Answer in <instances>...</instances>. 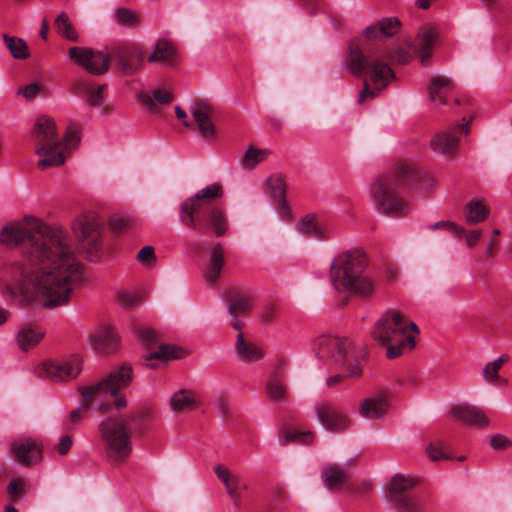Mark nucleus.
<instances>
[{
    "mask_svg": "<svg viewBox=\"0 0 512 512\" xmlns=\"http://www.w3.org/2000/svg\"><path fill=\"white\" fill-rule=\"evenodd\" d=\"M388 409V402L384 395L366 398L360 407V415L368 419H376L383 416Z\"/></svg>",
    "mask_w": 512,
    "mask_h": 512,
    "instance_id": "obj_29",
    "label": "nucleus"
},
{
    "mask_svg": "<svg viewBox=\"0 0 512 512\" xmlns=\"http://www.w3.org/2000/svg\"><path fill=\"white\" fill-rule=\"evenodd\" d=\"M3 40L14 59H27L30 55L28 46L22 38L3 34Z\"/></svg>",
    "mask_w": 512,
    "mask_h": 512,
    "instance_id": "obj_36",
    "label": "nucleus"
},
{
    "mask_svg": "<svg viewBox=\"0 0 512 512\" xmlns=\"http://www.w3.org/2000/svg\"><path fill=\"white\" fill-rule=\"evenodd\" d=\"M34 137L35 152L41 156L38 166L46 169L64 164L65 150L79 142L80 132L75 125H70L61 140L57 136L54 119L49 116H40L35 123Z\"/></svg>",
    "mask_w": 512,
    "mask_h": 512,
    "instance_id": "obj_8",
    "label": "nucleus"
},
{
    "mask_svg": "<svg viewBox=\"0 0 512 512\" xmlns=\"http://www.w3.org/2000/svg\"><path fill=\"white\" fill-rule=\"evenodd\" d=\"M416 484L417 480L412 476L394 475L386 492L387 500L402 512H422L420 498L409 493Z\"/></svg>",
    "mask_w": 512,
    "mask_h": 512,
    "instance_id": "obj_12",
    "label": "nucleus"
},
{
    "mask_svg": "<svg viewBox=\"0 0 512 512\" xmlns=\"http://www.w3.org/2000/svg\"><path fill=\"white\" fill-rule=\"evenodd\" d=\"M508 361L507 355L498 357L495 361L489 362L485 365L483 375L490 383L506 384L507 381L499 377L498 372L501 367Z\"/></svg>",
    "mask_w": 512,
    "mask_h": 512,
    "instance_id": "obj_37",
    "label": "nucleus"
},
{
    "mask_svg": "<svg viewBox=\"0 0 512 512\" xmlns=\"http://www.w3.org/2000/svg\"><path fill=\"white\" fill-rule=\"evenodd\" d=\"M216 406L218 410L221 412V414L226 415L228 413V403L225 397L220 396L216 400Z\"/></svg>",
    "mask_w": 512,
    "mask_h": 512,
    "instance_id": "obj_62",
    "label": "nucleus"
},
{
    "mask_svg": "<svg viewBox=\"0 0 512 512\" xmlns=\"http://www.w3.org/2000/svg\"><path fill=\"white\" fill-rule=\"evenodd\" d=\"M321 480L329 491H340L349 482V469L339 464L324 465L321 469Z\"/></svg>",
    "mask_w": 512,
    "mask_h": 512,
    "instance_id": "obj_20",
    "label": "nucleus"
},
{
    "mask_svg": "<svg viewBox=\"0 0 512 512\" xmlns=\"http://www.w3.org/2000/svg\"><path fill=\"white\" fill-rule=\"evenodd\" d=\"M137 259L141 264H150L155 262L156 256L152 246L143 247L137 254Z\"/></svg>",
    "mask_w": 512,
    "mask_h": 512,
    "instance_id": "obj_54",
    "label": "nucleus"
},
{
    "mask_svg": "<svg viewBox=\"0 0 512 512\" xmlns=\"http://www.w3.org/2000/svg\"><path fill=\"white\" fill-rule=\"evenodd\" d=\"M138 337L142 344L146 347H151L159 341V334L156 330L145 327L138 330Z\"/></svg>",
    "mask_w": 512,
    "mask_h": 512,
    "instance_id": "obj_48",
    "label": "nucleus"
},
{
    "mask_svg": "<svg viewBox=\"0 0 512 512\" xmlns=\"http://www.w3.org/2000/svg\"><path fill=\"white\" fill-rule=\"evenodd\" d=\"M315 411L319 422L329 431L340 432L349 425L348 416L331 404H318Z\"/></svg>",
    "mask_w": 512,
    "mask_h": 512,
    "instance_id": "obj_19",
    "label": "nucleus"
},
{
    "mask_svg": "<svg viewBox=\"0 0 512 512\" xmlns=\"http://www.w3.org/2000/svg\"><path fill=\"white\" fill-rule=\"evenodd\" d=\"M191 113L201 136L205 139L215 138L216 127L212 120L213 107L205 101H196L192 105Z\"/></svg>",
    "mask_w": 512,
    "mask_h": 512,
    "instance_id": "obj_18",
    "label": "nucleus"
},
{
    "mask_svg": "<svg viewBox=\"0 0 512 512\" xmlns=\"http://www.w3.org/2000/svg\"><path fill=\"white\" fill-rule=\"evenodd\" d=\"M276 316V308L273 305H267L261 312V319L263 322H271Z\"/></svg>",
    "mask_w": 512,
    "mask_h": 512,
    "instance_id": "obj_60",
    "label": "nucleus"
},
{
    "mask_svg": "<svg viewBox=\"0 0 512 512\" xmlns=\"http://www.w3.org/2000/svg\"><path fill=\"white\" fill-rule=\"evenodd\" d=\"M267 186L273 199L282 208L287 207L286 183L282 174H273L267 179Z\"/></svg>",
    "mask_w": 512,
    "mask_h": 512,
    "instance_id": "obj_32",
    "label": "nucleus"
},
{
    "mask_svg": "<svg viewBox=\"0 0 512 512\" xmlns=\"http://www.w3.org/2000/svg\"><path fill=\"white\" fill-rule=\"evenodd\" d=\"M229 315L233 318L231 325L236 330H241L243 323L238 319L239 316L248 314L253 307V297L250 292L232 289L226 294Z\"/></svg>",
    "mask_w": 512,
    "mask_h": 512,
    "instance_id": "obj_17",
    "label": "nucleus"
},
{
    "mask_svg": "<svg viewBox=\"0 0 512 512\" xmlns=\"http://www.w3.org/2000/svg\"><path fill=\"white\" fill-rule=\"evenodd\" d=\"M178 358L176 348L171 345H161L155 352H151L145 356L147 361L160 360L168 361L170 359Z\"/></svg>",
    "mask_w": 512,
    "mask_h": 512,
    "instance_id": "obj_43",
    "label": "nucleus"
},
{
    "mask_svg": "<svg viewBox=\"0 0 512 512\" xmlns=\"http://www.w3.org/2000/svg\"><path fill=\"white\" fill-rule=\"evenodd\" d=\"M222 196L221 184L214 183L184 200L179 210L182 223L202 234L211 231L216 237L224 235L228 230L227 216L224 209L215 203Z\"/></svg>",
    "mask_w": 512,
    "mask_h": 512,
    "instance_id": "obj_4",
    "label": "nucleus"
},
{
    "mask_svg": "<svg viewBox=\"0 0 512 512\" xmlns=\"http://www.w3.org/2000/svg\"><path fill=\"white\" fill-rule=\"evenodd\" d=\"M284 363H279L278 367L271 373L265 385L267 397L274 402H279L289 396V389L286 383V377L281 372Z\"/></svg>",
    "mask_w": 512,
    "mask_h": 512,
    "instance_id": "obj_24",
    "label": "nucleus"
},
{
    "mask_svg": "<svg viewBox=\"0 0 512 512\" xmlns=\"http://www.w3.org/2000/svg\"><path fill=\"white\" fill-rule=\"evenodd\" d=\"M44 333L40 329L24 328L17 335V343L23 351L35 347L43 338Z\"/></svg>",
    "mask_w": 512,
    "mask_h": 512,
    "instance_id": "obj_35",
    "label": "nucleus"
},
{
    "mask_svg": "<svg viewBox=\"0 0 512 512\" xmlns=\"http://www.w3.org/2000/svg\"><path fill=\"white\" fill-rule=\"evenodd\" d=\"M40 92V86L36 83H30L19 90L26 99H32Z\"/></svg>",
    "mask_w": 512,
    "mask_h": 512,
    "instance_id": "obj_57",
    "label": "nucleus"
},
{
    "mask_svg": "<svg viewBox=\"0 0 512 512\" xmlns=\"http://www.w3.org/2000/svg\"><path fill=\"white\" fill-rule=\"evenodd\" d=\"M55 27L57 32L64 38H67L70 41L76 42L78 40V34L73 27L72 23L66 12H61L56 20Z\"/></svg>",
    "mask_w": 512,
    "mask_h": 512,
    "instance_id": "obj_39",
    "label": "nucleus"
},
{
    "mask_svg": "<svg viewBox=\"0 0 512 512\" xmlns=\"http://www.w3.org/2000/svg\"><path fill=\"white\" fill-rule=\"evenodd\" d=\"M490 445L494 450H506L512 446V442L502 434L494 435L490 440Z\"/></svg>",
    "mask_w": 512,
    "mask_h": 512,
    "instance_id": "obj_53",
    "label": "nucleus"
},
{
    "mask_svg": "<svg viewBox=\"0 0 512 512\" xmlns=\"http://www.w3.org/2000/svg\"><path fill=\"white\" fill-rule=\"evenodd\" d=\"M0 241L19 246L24 257V261L11 262L4 268L3 293L10 299L31 302L40 296L45 308L61 307L86 280L84 264L62 226H50L28 216L5 226Z\"/></svg>",
    "mask_w": 512,
    "mask_h": 512,
    "instance_id": "obj_1",
    "label": "nucleus"
},
{
    "mask_svg": "<svg viewBox=\"0 0 512 512\" xmlns=\"http://www.w3.org/2000/svg\"><path fill=\"white\" fill-rule=\"evenodd\" d=\"M82 370V360L72 356L60 361H46L40 368V374L52 381L62 382L76 378Z\"/></svg>",
    "mask_w": 512,
    "mask_h": 512,
    "instance_id": "obj_16",
    "label": "nucleus"
},
{
    "mask_svg": "<svg viewBox=\"0 0 512 512\" xmlns=\"http://www.w3.org/2000/svg\"><path fill=\"white\" fill-rule=\"evenodd\" d=\"M110 54L119 70L132 74L139 70L144 62V51L135 43L119 42L110 46Z\"/></svg>",
    "mask_w": 512,
    "mask_h": 512,
    "instance_id": "obj_14",
    "label": "nucleus"
},
{
    "mask_svg": "<svg viewBox=\"0 0 512 512\" xmlns=\"http://www.w3.org/2000/svg\"><path fill=\"white\" fill-rule=\"evenodd\" d=\"M426 452L432 461H439L449 458V455L444 451V446L441 442L431 443L426 448Z\"/></svg>",
    "mask_w": 512,
    "mask_h": 512,
    "instance_id": "obj_50",
    "label": "nucleus"
},
{
    "mask_svg": "<svg viewBox=\"0 0 512 512\" xmlns=\"http://www.w3.org/2000/svg\"><path fill=\"white\" fill-rule=\"evenodd\" d=\"M418 333L419 328L415 323L396 311H388L377 321L372 335L376 341L387 346V358L394 359L405 349L415 347V335Z\"/></svg>",
    "mask_w": 512,
    "mask_h": 512,
    "instance_id": "obj_9",
    "label": "nucleus"
},
{
    "mask_svg": "<svg viewBox=\"0 0 512 512\" xmlns=\"http://www.w3.org/2000/svg\"><path fill=\"white\" fill-rule=\"evenodd\" d=\"M452 416L466 425L483 428L489 425V419L483 410L476 406L461 404L452 407Z\"/></svg>",
    "mask_w": 512,
    "mask_h": 512,
    "instance_id": "obj_22",
    "label": "nucleus"
},
{
    "mask_svg": "<svg viewBox=\"0 0 512 512\" xmlns=\"http://www.w3.org/2000/svg\"><path fill=\"white\" fill-rule=\"evenodd\" d=\"M115 18L120 25L129 28L136 27L141 22L140 15L128 8H117L115 10Z\"/></svg>",
    "mask_w": 512,
    "mask_h": 512,
    "instance_id": "obj_41",
    "label": "nucleus"
},
{
    "mask_svg": "<svg viewBox=\"0 0 512 512\" xmlns=\"http://www.w3.org/2000/svg\"><path fill=\"white\" fill-rule=\"evenodd\" d=\"M133 378V370L129 364L111 370L102 380L95 384L78 387L82 396L80 406L71 411L69 420L73 424L79 423L93 409L100 413L108 412L112 407L117 411L127 406L126 398L120 393L127 388Z\"/></svg>",
    "mask_w": 512,
    "mask_h": 512,
    "instance_id": "obj_3",
    "label": "nucleus"
},
{
    "mask_svg": "<svg viewBox=\"0 0 512 512\" xmlns=\"http://www.w3.org/2000/svg\"><path fill=\"white\" fill-rule=\"evenodd\" d=\"M71 229L82 245L90 261L102 249L103 224L95 213L88 212L79 215L71 223Z\"/></svg>",
    "mask_w": 512,
    "mask_h": 512,
    "instance_id": "obj_11",
    "label": "nucleus"
},
{
    "mask_svg": "<svg viewBox=\"0 0 512 512\" xmlns=\"http://www.w3.org/2000/svg\"><path fill=\"white\" fill-rule=\"evenodd\" d=\"M11 449L16 460L24 466L35 465L42 459L41 448L34 440L14 442Z\"/></svg>",
    "mask_w": 512,
    "mask_h": 512,
    "instance_id": "obj_21",
    "label": "nucleus"
},
{
    "mask_svg": "<svg viewBox=\"0 0 512 512\" xmlns=\"http://www.w3.org/2000/svg\"><path fill=\"white\" fill-rule=\"evenodd\" d=\"M342 379H343V376L340 375V374H337V375H334V376H330L329 378H327V386L330 387V388L334 387L338 383H340Z\"/></svg>",
    "mask_w": 512,
    "mask_h": 512,
    "instance_id": "obj_63",
    "label": "nucleus"
},
{
    "mask_svg": "<svg viewBox=\"0 0 512 512\" xmlns=\"http://www.w3.org/2000/svg\"><path fill=\"white\" fill-rule=\"evenodd\" d=\"M118 303L124 308H131L139 303V297L135 294L119 293Z\"/></svg>",
    "mask_w": 512,
    "mask_h": 512,
    "instance_id": "obj_55",
    "label": "nucleus"
},
{
    "mask_svg": "<svg viewBox=\"0 0 512 512\" xmlns=\"http://www.w3.org/2000/svg\"><path fill=\"white\" fill-rule=\"evenodd\" d=\"M153 418L150 409L143 408L130 413L125 418L108 417L98 425L101 440L108 458L121 462L132 451V427L136 431L147 429L146 421Z\"/></svg>",
    "mask_w": 512,
    "mask_h": 512,
    "instance_id": "obj_6",
    "label": "nucleus"
},
{
    "mask_svg": "<svg viewBox=\"0 0 512 512\" xmlns=\"http://www.w3.org/2000/svg\"><path fill=\"white\" fill-rule=\"evenodd\" d=\"M428 228L430 230L443 229L453 234L455 237H460L462 234H465V229L463 227L451 221H439L429 225Z\"/></svg>",
    "mask_w": 512,
    "mask_h": 512,
    "instance_id": "obj_47",
    "label": "nucleus"
},
{
    "mask_svg": "<svg viewBox=\"0 0 512 512\" xmlns=\"http://www.w3.org/2000/svg\"><path fill=\"white\" fill-rule=\"evenodd\" d=\"M139 100L151 110L155 109V104H168L173 101V96L166 90L158 89L152 95L142 93L139 95Z\"/></svg>",
    "mask_w": 512,
    "mask_h": 512,
    "instance_id": "obj_40",
    "label": "nucleus"
},
{
    "mask_svg": "<svg viewBox=\"0 0 512 512\" xmlns=\"http://www.w3.org/2000/svg\"><path fill=\"white\" fill-rule=\"evenodd\" d=\"M135 220L129 216H115L110 220V229L115 233H123L131 229Z\"/></svg>",
    "mask_w": 512,
    "mask_h": 512,
    "instance_id": "obj_46",
    "label": "nucleus"
},
{
    "mask_svg": "<svg viewBox=\"0 0 512 512\" xmlns=\"http://www.w3.org/2000/svg\"><path fill=\"white\" fill-rule=\"evenodd\" d=\"M48 29H49L48 21L46 19H44L42 21L41 29H40V36L44 40L47 39Z\"/></svg>",
    "mask_w": 512,
    "mask_h": 512,
    "instance_id": "obj_64",
    "label": "nucleus"
},
{
    "mask_svg": "<svg viewBox=\"0 0 512 512\" xmlns=\"http://www.w3.org/2000/svg\"><path fill=\"white\" fill-rule=\"evenodd\" d=\"M454 89L453 81L446 76L431 78L428 87L429 99L436 105H445Z\"/></svg>",
    "mask_w": 512,
    "mask_h": 512,
    "instance_id": "obj_25",
    "label": "nucleus"
},
{
    "mask_svg": "<svg viewBox=\"0 0 512 512\" xmlns=\"http://www.w3.org/2000/svg\"><path fill=\"white\" fill-rule=\"evenodd\" d=\"M489 214L488 207L481 200H471L467 204L465 219L468 224L483 222Z\"/></svg>",
    "mask_w": 512,
    "mask_h": 512,
    "instance_id": "obj_34",
    "label": "nucleus"
},
{
    "mask_svg": "<svg viewBox=\"0 0 512 512\" xmlns=\"http://www.w3.org/2000/svg\"><path fill=\"white\" fill-rule=\"evenodd\" d=\"M103 89V85L98 86L96 89L89 88L87 101L90 106L97 107L103 104Z\"/></svg>",
    "mask_w": 512,
    "mask_h": 512,
    "instance_id": "obj_52",
    "label": "nucleus"
},
{
    "mask_svg": "<svg viewBox=\"0 0 512 512\" xmlns=\"http://www.w3.org/2000/svg\"><path fill=\"white\" fill-rule=\"evenodd\" d=\"M401 22L396 17L383 18L364 30L369 39L388 38L400 30Z\"/></svg>",
    "mask_w": 512,
    "mask_h": 512,
    "instance_id": "obj_26",
    "label": "nucleus"
},
{
    "mask_svg": "<svg viewBox=\"0 0 512 512\" xmlns=\"http://www.w3.org/2000/svg\"><path fill=\"white\" fill-rule=\"evenodd\" d=\"M72 444H73V442H72V439L70 436H68V435L62 436L60 438L58 445L56 446V451L60 455H66L69 452V450L71 449Z\"/></svg>",
    "mask_w": 512,
    "mask_h": 512,
    "instance_id": "obj_58",
    "label": "nucleus"
},
{
    "mask_svg": "<svg viewBox=\"0 0 512 512\" xmlns=\"http://www.w3.org/2000/svg\"><path fill=\"white\" fill-rule=\"evenodd\" d=\"M299 230L308 236H313L316 238H323L322 230L315 223V216L307 215L303 217L299 223Z\"/></svg>",
    "mask_w": 512,
    "mask_h": 512,
    "instance_id": "obj_44",
    "label": "nucleus"
},
{
    "mask_svg": "<svg viewBox=\"0 0 512 512\" xmlns=\"http://www.w3.org/2000/svg\"><path fill=\"white\" fill-rule=\"evenodd\" d=\"M416 48L415 47H399L392 52H389L386 55L393 62H397L399 64L408 63L415 55Z\"/></svg>",
    "mask_w": 512,
    "mask_h": 512,
    "instance_id": "obj_45",
    "label": "nucleus"
},
{
    "mask_svg": "<svg viewBox=\"0 0 512 512\" xmlns=\"http://www.w3.org/2000/svg\"><path fill=\"white\" fill-rule=\"evenodd\" d=\"M269 155V151L265 149H257L254 147H250L243 159H242V165L245 168L252 169L254 168L258 163L264 161Z\"/></svg>",
    "mask_w": 512,
    "mask_h": 512,
    "instance_id": "obj_42",
    "label": "nucleus"
},
{
    "mask_svg": "<svg viewBox=\"0 0 512 512\" xmlns=\"http://www.w3.org/2000/svg\"><path fill=\"white\" fill-rule=\"evenodd\" d=\"M235 350L237 357L245 363H253L261 360L264 352L257 344L246 341L242 332L237 335Z\"/></svg>",
    "mask_w": 512,
    "mask_h": 512,
    "instance_id": "obj_27",
    "label": "nucleus"
},
{
    "mask_svg": "<svg viewBox=\"0 0 512 512\" xmlns=\"http://www.w3.org/2000/svg\"><path fill=\"white\" fill-rule=\"evenodd\" d=\"M175 113H176L177 118L180 121H182V124L185 127H189L191 125V123L187 120L186 112L180 106L175 107Z\"/></svg>",
    "mask_w": 512,
    "mask_h": 512,
    "instance_id": "obj_61",
    "label": "nucleus"
},
{
    "mask_svg": "<svg viewBox=\"0 0 512 512\" xmlns=\"http://www.w3.org/2000/svg\"><path fill=\"white\" fill-rule=\"evenodd\" d=\"M215 473L217 477L223 482L225 485L226 490H231L232 483H230L233 476L230 474L229 470L224 468L221 465H218L215 467Z\"/></svg>",
    "mask_w": 512,
    "mask_h": 512,
    "instance_id": "obj_56",
    "label": "nucleus"
},
{
    "mask_svg": "<svg viewBox=\"0 0 512 512\" xmlns=\"http://www.w3.org/2000/svg\"><path fill=\"white\" fill-rule=\"evenodd\" d=\"M437 38V30L432 26H423L420 28L417 40L418 49L422 64H424L431 57V49Z\"/></svg>",
    "mask_w": 512,
    "mask_h": 512,
    "instance_id": "obj_30",
    "label": "nucleus"
},
{
    "mask_svg": "<svg viewBox=\"0 0 512 512\" xmlns=\"http://www.w3.org/2000/svg\"><path fill=\"white\" fill-rule=\"evenodd\" d=\"M25 481L23 479H13L7 486V492L9 493L12 501L19 499L25 491Z\"/></svg>",
    "mask_w": 512,
    "mask_h": 512,
    "instance_id": "obj_51",
    "label": "nucleus"
},
{
    "mask_svg": "<svg viewBox=\"0 0 512 512\" xmlns=\"http://www.w3.org/2000/svg\"><path fill=\"white\" fill-rule=\"evenodd\" d=\"M368 258L359 249L349 250L338 255L330 266L333 286L340 292H350L367 298L374 292V283L367 270Z\"/></svg>",
    "mask_w": 512,
    "mask_h": 512,
    "instance_id": "obj_7",
    "label": "nucleus"
},
{
    "mask_svg": "<svg viewBox=\"0 0 512 512\" xmlns=\"http://www.w3.org/2000/svg\"><path fill=\"white\" fill-rule=\"evenodd\" d=\"M69 58L93 75H101L108 71L112 59L110 51L105 54L88 47L74 46L69 49Z\"/></svg>",
    "mask_w": 512,
    "mask_h": 512,
    "instance_id": "obj_13",
    "label": "nucleus"
},
{
    "mask_svg": "<svg viewBox=\"0 0 512 512\" xmlns=\"http://www.w3.org/2000/svg\"><path fill=\"white\" fill-rule=\"evenodd\" d=\"M404 186L424 192L434 186V180L415 164L400 163L395 172L382 174L372 183L370 194L376 207L390 216L407 215L410 205L401 195Z\"/></svg>",
    "mask_w": 512,
    "mask_h": 512,
    "instance_id": "obj_2",
    "label": "nucleus"
},
{
    "mask_svg": "<svg viewBox=\"0 0 512 512\" xmlns=\"http://www.w3.org/2000/svg\"><path fill=\"white\" fill-rule=\"evenodd\" d=\"M176 59L177 51L175 46L165 39H159L148 56L149 63L158 62L164 65H171Z\"/></svg>",
    "mask_w": 512,
    "mask_h": 512,
    "instance_id": "obj_28",
    "label": "nucleus"
},
{
    "mask_svg": "<svg viewBox=\"0 0 512 512\" xmlns=\"http://www.w3.org/2000/svg\"><path fill=\"white\" fill-rule=\"evenodd\" d=\"M314 433L311 431H296L283 429L279 433V442L285 446L290 443L309 445L314 441Z\"/></svg>",
    "mask_w": 512,
    "mask_h": 512,
    "instance_id": "obj_33",
    "label": "nucleus"
},
{
    "mask_svg": "<svg viewBox=\"0 0 512 512\" xmlns=\"http://www.w3.org/2000/svg\"><path fill=\"white\" fill-rule=\"evenodd\" d=\"M383 57V50L368 47L361 49L350 43L346 58L347 68L355 76H361L363 73L367 75L364 88L358 95V103L375 98L394 78L393 71Z\"/></svg>",
    "mask_w": 512,
    "mask_h": 512,
    "instance_id": "obj_5",
    "label": "nucleus"
},
{
    "mask_svg": "<svg viewBox=\"0 0 512 512\" xmlns=\"http://www.w3.org/2000/svg\"><path fill=\"white\" fill-rule=\"evenodd\" d=\"M230 483H232V485L230 487L231 490H226L228 495L230 496V498L232 500H234L235 504L237 506L240 505V498H241V490H245L247 488V485L245 483H243L239 477L237 476H233V478L231 479Z\"/></svg>",
    "mask_w": 512,
    "mask_h": 512,
    "instance_id": "obj_49",
    "label": "nucleus"
},
{
    "mask_svg": "<svg viewBox=\"0 0 512 512\" xmlns=\"http://www.w3.org/2000/svg\"><path fill=\"white\" fill-rule=\"evenodd\" d=\"M351 348L348 339L336 336H320L314 342L315 354L319 360L347 370L350 377H358L362 369Z\"/></svg>",
    "mask_w": 512,
    "mask_h": 512,
    "instance_id": "obj_10",
    "label": "nucleus"
},
{
    "mask_svg": "<svg viewBox=\"0 0 512 512\" xmlns=\"http://www.w3.org/2000/svg\"><path fill=\"white\" fill-rule=\"evenodd\" d=\"M170 404L173 411L190 410L195 404V397L191 391L180 390L173 394Z\"/></svg>",
    "mask_w": 512,
    "mask_h": 512,
    "instance_id": "obj_38",
    "label": "nucleus"
},
{
    "mask_svg": "<svg viewBox=\"0 0 512 512\" xmlns=\"http://www.w3.org/2000/svg\"><path fill=\"white\" fill-rule=\"evenodd\" d=\"M456 124L438 132L430 141V146L433 151L450 155L457 151L461 138L467 135L470 131L469 122Z\"/></svg>",
    "mask_w": 512,
    "mask_h": 512,
    "instance_id": "obj_15",
    "label": "nucleus"
},
{
    "mask_svg": "<svg viewBox=\"0 0 512 512\" xmlns=\"http://www.w3.org/2000/svg\"><path fill=\"white\" fill-rule=\"evenodd\" d=\"M481 235H482V231L481 230H473V231H469V232H467L465 230V234H462L459 238L465 236L467 245L469 247H473V246H475L477 244V242L479 241Z\"/></svg>",
    "mask_w": 512,
    "mask_h": 512,
    "instance_id": "obj_59",
    "label": "nucleus"
},
{
    "mask_svg": "<svg viewBox=\"0 0 512 512\" xmlns=\"http://www.w3.org/2000/svg\"><path fill=\"white\" fill-rule=\"evenodd\" d=\"M89 339L91 346L101 353L115 351L120 341L117 332L110 325L100 327Z\"/></svg>",
    "mask_w": 512,
    "mask_h": 512,
    "instance_id": "obj_23",
    "label": "nucleus"
},
{
    "mask_svg": "<svg viewBox=\"0 0 512 512\" xmlns=\"http://www.w3.org/2000/svg\"><path fill=\"white\" fill-rule=\"evenodd\" d=\"M224 266V250L220 243L213 246L209 263L205 271V279L209 283H215L220 276Z\"/></svg>",
    "mask_w": 512,
    "mask_h": 512,
    "instance_id": "obj_31",
    "label": "nucleus"
}]
</instances>
